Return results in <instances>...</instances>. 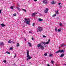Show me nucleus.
Masks as SVG:
<instances>
[{"label":"nucleus","mask_w":66,"mask_h":66,"mask_svg":"<svg viewBox=\"0 0 66 66\" xmlns=\"http://www.w3.org/2000/svg\"><path fill=\"white\" fill-rule=\"evenodd\" d=\"M42 31H43V28L42 27L40 26L38 27L37 29V32H42Z\"/></svg>","instance_id":"nucleus-1"},{"label":"nucleus","mask_w":66,"mask_h":66,"mask_svg":"<svg viewBox=\"0 0 66 66\" xmlns=\"http://www.w3.org/2000/svg\"><path fill=\"white\" fill-rule=\"evenodd\" d=\"M29 52L28 51H27V57H28V58L27 59V61L29 60H30L32 58L30 56V55H29Z\"/></svg>","instance_id":"nucleus-2"},{"label":"nucleus","mask_w":66,"mask_h":66,"mask_svg":"<svg viewBox=\"0 0 66 66\" xmlns=\"http://www.w3.org/2000/svg\"><path fill=\"white\" fill-rule=\"evenodd\" d=\"M37 46L38 48H39V47H41V48L42 49H44V47L42 45H41V44H37Z\"/></svg>","instance_id":"nucleus-3"},{"label":"nucleus","mask_w":66,"mask_h":66,"mask_svg":"<svg viewBox=\"0 0 66 66\" xmlns=\"http://www.w3.org/2000/svg\"><path fill=\"white\" fill-rule=\"evenodd\" d=\"M29 19L28 18H26L25 20V22L27 23V24H29V22L30 21H29Z\"/></svg>","instance_id":"nucleus-4"},{"label":"nucleus","mask_w":66,"mask_h":66,"mask_svg":"<svg viewBox=\"0 0 66 66\" xmlns=\"http://www.w3.org/2000/svg\"><path fill=\"white\" fill-rule=\"evenodd\" d=\"M43 3L46 4L48 3V1L47 0H44L43 1Z\"/></svg>","instance_id":"nucleus-5"},{"label":"nucleus","mask_w":66,"mask_h":66,"mask_svg":"<svg viewBox=\"0 0 66 66\" xmlns=\"http://www.w3.org/2000/svg\"><path fill=\"white\" fill-rule=\"evenodd\" d=\"M37 14V12H34V13H32L31 14L32 16L33 17H35V15Z\"/></svg>","instance_id":"nucleus-6"},{"label":"nucleus","mask_w":66,"mask_h":66,"mask_svg":"<svg viewBox=\"0 0 66 66\" xmlns=\"http://www.w3.org/2000/svg\"><path fill=\"white\" fill-rule=\"evenodd\" d=\"M56 3V2L55 1H52L51 2V3L52 4H55Z\"/></svg>","instance_id":"nucleus-7"},{"label":"nucleus","mask_w":66,"mask_h":66,"mask_svg":"<svg viewBox=\"0 0 66 66\" xmlns=\"http://www.w3.org/2000/svg\"><path fill=\"white\" fill-rule=\"evenodd\" d=\"M48 8H47L45 10V13H47V12H48Z\"/></svg>","instance_id":"nucleus-8"},{"label":"nucleus","mask_w":66,"mask_h":66,"mask_svg":"<svg viewBox=\"0 0 66 66\" xmlns=\"http://www.w3.org/2000/svg\"><path fill=\"white\" fill-rule=\"evenodd\" d=\"M38 20L39 21H44V20L43 19H42L40 18L38 19Z\"/></svg>","instance_id":"nucleus-9"},{"label":"nucleus","mask_w":66,"mask_h":66,"mask_svg":"<svg viewBox=\"0 0 66 66\" xmlns=\"http://www.w3.org/2000/svg\"><path fill=\"white\" fill-rule=\"evenodd\" d=\"M1 27H5V25H4V24L3 23H2L1 24Z\"/></svg>","instance_id":"nucleus-10"},{"label":"nucleus","mask_w":66,"mask_h":66,"mask_svg":"<svg viewBox=\"0 0 66 66\" xmlns=\"http://www.w3.org/2000/svg\"><path fill=\"white\" fill-rule=\"evenodd\" d=\"M64 56V54L63 53L60 56V57H62L63 56Z\"/></svg>","instance_id":"nucleus-11"},{"label":"nucleus","mask_w":66,"mask_h":66,"mask_svg":"<svg viewBox=\"0 0 66 66\" xmlns=\"http://www.w3.org/2000/svg\"><path fill=\"white\" fill-rule=\"evenodd\" d=\"M55 31L56 32H57L58 30L57 27H55Z\"/></svg>","instance_id":"nucleus-12"},{"label":"nucleus","mask_w":66,"mask_h":66,"mask_svg":"<svg viewBox=\"0 0 66 66\" xmlns=\"http://www.w3.org/2000/svg\"><path fill=\"white\" fill-rule=\"evenodd\" d=\"M16 8H17V9H18V10L19 11H21V9H20L19 7H16Z\"/></svg>","instance_id":"nucleus-13"},{"label":"nucleus","mask_w":66,"mask_h":66,"mask_svg":"<svg viewBox=\"0 0 66 66\" xmlns=\"http://www.w3.org/2000/svg\"><path fill=\"white\" fill-rule=\"evenodd\" d=\"M62 31V29L61 28H59L58 30V31L59 32H61Z\"/></svg>","instance_id":"nucleus-14"},{"label":"nucleus","mask_w":66,"mask_h":66,"mask_svg":"<svg viewBox=\"0 0 66 66\" xmlns=\"http://www.w3.org/2000/svg\"><path fill=\"white\" fill-rule=\"evenodd\" d=\"M50 40H49L46 43V44L47 45V44H48L50 43Z\"/></svg>","instance_id":"nucleus-15"},{"label":"nucleus","mask_w":66,"mask_h":66,"mask_svg":"<svg viewBox=\"0 0 66 66\" xmlns=\"http://www.w3.org/2000/svg\"><path fill=\"white\" fill-rule=\"evenodd\" d=\"M28 44L29 46L31 47V44L29 42H28Z\"/></svg>","instance_id":"nucleus-16"},{"label":"nucleus","mask_w":66,"mask_h":66,"mask_svg":"<svg viewBox=\"0 0 66 66\" xmlns=\"http://www.w3.org/2000/svg\"><path fill=\"white\" fill-rule=\"evenodd\" d=\"M6 53H7L8 54H10V52H8L7 51L6 52Z\"/></svg>","instance_id":"nucleus-17"},{"label":"nucleus","mask_w":66,"mask_h":66,"mask_svg":"<svg viewBox=\"0 0 66 66\" xmlns=\"http://www.w3.org/2000/svg\"><path fill=\"white\" fill-rule=\"evenodd\" d=\"M59 24L60 26H62L63 25V23H59Z\"/></svg>","instance_id":"nucleus-18"},{"label":"nucleus","mask_w":66,"mask_h":66,"mask_svg":"<svg viewBox=\"0 0 66 66\" xmlns=\"http://www.w3.org/2000/svg\"><path fill=\"white\" fill-rule=\"evenodd\" d=\"M13 49V47H11L9 49V50H12Z\"/></svg>","instance_id":"nucleus-19"},{"label":"nucleus","mask_w":66,"mask_h":66,"mask_svg":"<svg viewBox=\"0 0 66 66\" xmlns=\"http://www.w3.org/2000/svg\"><path fill=\"white\" fill-rule=\"evenodd\" d=\"M56 14H59V10H57V11L55 12Z\"/></svg>","instance_id":"nucleus-20"},{"label":"nucleus","mask_w":66,"mask_h":66,"mask_svg":"<svg viewBox=\"0 0 66 66\" xmlns=\"http://www.w3.org/2000/svg\"><path fill=\"white\" fill-rule=\"evenodd\" d=\"M4 43H3V42H2L1 43H0V46H2V45H3Z\"/></svg>","instance_id":"nucleus-21"},{"label":"nucleus","mask_w":66,"mask_h":66,"mask_svg":"<svg viewBox=\"0 0 66 66\" xmlns=\"http://www.w3.org/2000/svg\"><path fill=\"white\" fill-rule=\"evenodd\" d=\"M42 44H44V45L45 46H46V42H42Z\"/></svg>","instance_id":"nucleus-22"},{"label":"nucleus","mask_w":66,"mask_h":66,"mask_svg":"<svg viewBox=\"0 0 66 66\" xmlns=\"http://www.w3.org/2000/svg\"><path fill=\"white\" fill-rule=\"evenodd\" d=\"M12 42V41L11 40H10L9 41H8L9 43H11Z\"/></svg>","instance_id":"nucleus-23"},{"label":"nucleus","mask_w":66,"mask_h":66,"mask_svg":"<svg viewBox=\"0 0 66 66\" xmlns=\"http://www.w3.org/2000/svg\"><path fill=\"white\" fill-rule=\"evenodd\" d=\"M60 52V50H59L58 51L56 52V53H59Z\"/></svg>","instance_id":"nucleus-24"},{"label":"nucleus","mask_w":66,"mask_h":66,"mask_svg":"<svg viewBox=\"0 0 66 66\" xmlns=\"http://www.w3.org/2000/svg\"><path fill=\"white\" fill-rule=\"evenodd\" d=\"M19 43H17L16 44V46H17V47H19Z\"/></svg>","instance_id":"nucleus-25"},{"label":"nucleus","mask_w":66,"mask_h":66,"mask_svg":"<svg viewBox=\"0 0 66 66\" xmlns=\"http://www.w3.org/2000/svg\"><path fill=\"white\" fill-rule=\"evenodd\" d=\"M13 16H16V14L14 13L13 15Z\"/></svg>","instance_id":"nucleus-26"},{"label":"nucleus","mask_w":66,"mask_h":66,"mask_svg":"<svg viewBox=\"0 0 66 66\" xmlns=\"http://www.w3.org/2000/svg\"><path fill=\"white\" fill-rule=\"evenodd\" d=\"M65 44L63 43V44H62L61 45V47H62L63 46V45H64Z\"/></svg>","instance_id":"nucleus-27"},{"label":"nucleus","mask_w":66,"mask_h":66,"mask_svg":"<svg viewBox=\"0 0 66 66\" xmlns=\"http://www.w3.org/2000/svg\"><path fill=\"white\" fill-rule=\"evenodd\" d=\"M64 51V50H60V52L61 53H62V52H63Z\"/></svg>","instance_id":"nucleus-28"},{"label":"nucleus","mask_w":66,"mask_h":66,"mask_svg":"<svg viewBox=\"0 0 66 66\" xmlns=\"http://www.w3.org/2000/svg\"><path fill=\"white\" fill-rule=\"evenodd\" d=\"M13 6H11V7H10L11 9H14V8L13 7Z\"/></svg>","instance_id":"nucleus-29"},{"label":"nucleus","mask_w":66,"mask_h":66,"mask_svg":"<svg viewBox=\"0 0 66 66\" xmlns=\"http://www.w3.org/2000/svg\"><path fill=\"white\" fill-rule=\"evenodd\" d=\"M50 57H52V54H50Z\"/></svg>","instance_id":"nucleus-30"},{"label":"nucleus","mask_w":66,"mask_h":66,"mask_svg":"<svg viewBox=\"0 0 66 66\" xmlns=\"http://www.w3.org/2000/svg\"><path fill=\"white\" fill-rule=\"evenodd\" d=\"M56 14L54 15H53L52 17H55V16H56Z\"/></svg>","instance_id":"nucleus-31"},{"label":"nucleus","mask_w":66,"mask_h":66,"mask_svg":"<svg viewBox=\"0 0 66 66\" xmlns=\"http://www.w3.org/2000/svg\"><path fill=\"white\" fill-rule=\"evenodd\" d=\"M22 10H23V11H25V12H27V11H26V10H25L24 9H22Z\"/></svg>","instance_id":"nucleus-32"},{"label":"nucleus","mask_w":66,"mask_h":66,"mask_svg":"<svg viewBox=\"0 0 66 66\" xmlns=\"http://www.w3.org/2000/svg\"><path fill=\"white\" fill-rule=\"evenodd\" d=\"M44 55H45V56H47V54H46V53H45L44 54Z\"/></svg>","instance_id":"nucleus-33"},{"label":"nucleus","mask_w":66,"mask_h":66,"mask_svg":"<svg viewBox=\"0 0 66 66\" xmlns=\"http://www.w3.org/2000/svg\"><path fill=\"white\" fill-rule=\"evenodd\" d=\"M31 39L32 40H34V38H33V37H32V38Z\"/></svg>","instance_id":"nucleus-34"},{"label":"nucleus","mask_w":66,"mask_h":66,"mask_svg":"<svg viewBox=\"0 0 66 66\" xmlns=\"http://www.w3.org/2000/svg\"><path fill=\"white\" fill-rule=\"evenodd\" d=\"M3 62L5 63H6V61L4 60L3 61Z\"/></svg>","instance_id":"nucleus-35"},{"label":"nucleus","mask_w":66,"mask_h":66,"mask_svg":"<svg viewBox=\"0 0 66 66\" xmlns=\"http://www.w3.org/2000/svg\"><path fill=\"white\" fill-rule=\"evenodd\" d=\"M54 63V62H53V61H51V63H52V64H53Z\"/></svg>","instance_id":"nucleus-36"},{"label":"nucleus","mask_w":66,"mask_h":66,"mask_svg":"<svg viewBox=\"0 0 66 66\" xmlns=\"http://www.w3.org/2000/svg\"><path fill=\"white\" fill-rule=\"evenodd\" d=\"M35 25V23H33L32 26H34Z\"/></svg>","instance_id":"nucleus-37"},{"label":"nucleus","mask_w":66,"mask_h":66,"mask_svg":"<svg viewBox=\"0 0 66 66\" xmlns=\"http://www.w3.org/2000/svg\"><path fill=\"white\" fill-rule=\"evenodd\" d=\"M43 36V37H46V36L45 35H44Z\"/></svg>","instance_id":"nucleus-38"},{"label":"nucleus","mask_w":66,"mask_h":66,"mask_svg":"<svg viewBox=\"0 0 66 66\" xmlns=\"http://www.w3.org/2000/svg\"><path fill=\"white\" fill-rule=\"evenodd\" d=\"M60 4H61V3H58V4H59V5H60Z\"/></svg>","instance_id":"nucleus-39"},{"label":"nucleus","mask_w":66,"mask_h":66,"mask_svg":"<svg viewBox=\"0 0 66 66\" xmlns=\"http://www.w3.org/2000/svg\"><path fill=\"white\" fill-rule=\"evenodd\" d=\"M39 16H43V14H40V15H39Z\"/></svg>","instance_id":"nucleus-40"},{"label":"nucleus","mask_w":66,"mask_h":66,"mask_svg":"<svg viewBox=\"0 0 66 66\" xmlns=\"http://www.w3.org/2000/svg\"><path fill=\"white\" fill-rule=\"evenodd\" d=\"M60 9H61V8H62V6H60Z\"/></svg>","instance_id":"nucleus-41"},{"label":"nucleus","mask_w":66,"mask_h":66,"mask_svg":"<svg viewBox=\"0 0 66 66\" xmlns=\"http://www.w3.org/2000/svg\"><path fill=\"white\" fill-rule=\"evenodd\" d=\"M29 33H30L32 34V31H29Z\"/></svg>","instance_id":"nucleus-42"},{"label":"nucleus","mask_w":66,"mask_h":66,"mask_svg":"<svg viewBox=\"0 0 66 66\" xmlns=\"http://www.w3.org/2000/svg\"><path fill=\"white\" fill-rule=\"evenodd\" d=\"M0 13L1 14V10H0Z\"/></svg>","instance_id":"nucleus-43"},{"label":"nucleus","mask_w":66,"mask_h":66,"mask_svg":"<svg viewBox=\"0 0 66 66\" xmlns=\"http://www.w3.org/2000/svg\"><path fill=\"white\" fill-rule=\"evenodd\" d=\"M34 1H35V2H36V1H37V0H34Z\"/></svg>","instance_id":"nucleus-44"},{"label":"nucleus","mask_w":66,"mask_h":66,"mask_svg":"<svg viewBox=\"0 0 66 66\" xmlns=\"http://www.w3.org/2000/svg\"><path fill=\"white\" fill-rule=\"evenodd\" d=\"M16 56V55H15V56H14V57H15Z\"/></svg>","instance_id":"nucleus-45"},{"label":"nucleus","mask_w":66,"mask_h":66,"mask_svg":"<svg viewBox=\"0 0 66 66\" xmlns=\"http://www.w3.org/2000/svg\"><path fill=\"white\" fill-rule=\"evenodd\" d=\"M56 66H59V64H56Z\"/></svg>","instance_id":"nucleus-46"},{"label":"nucleus","mask_w":66,"mask_h":66,"mask_svg":"<svg viewBox=\"0 0 66 66\" xmlns=\"http://www.w3.org/2000/svg\"><path fill=\"white\" fill-rule=\"evenodd\" d=\"M47 66H50V65H49V64H47Z\"/></svg>","instance_id":"nucleus-47"},{"label":"nucleus","mask_w":66,"mask_h":66,"mask_svg":"<svg viewBox=\"0 0 66 66\" xmlns=\"http://www.w3.org/2000/svg\"><path fill=\"white\" fill-rule=\"evenodd\" d=\"M20 66H25L24 65H21Z\"/></svg>","instance_id":"nucleus-48"},{"label":"nucleus","mask_w":66,"mask_h":66,"mask_svg":"<svg viewBox=\"0 0 66 66\" xmlns=\"http://www.w3.org/2000/svg\"><path fill=\"white\" fill-rule=\"evenodd\" d=\"M24 40L26 41V39H24Z\"/></svg>","instance_id":"nucleus-49"},{"label":"nucleus","mask_w":66,"mask_h":66,"mask_svg":"<svg viewBox=\"0 0 66 66\" xmlns=\"http://www.w3.org/2000/svg\"><path fill=\"white\" fill-rule=\"evenodd\" d=\"M64 45V46H65V44L64 45Z\"/></svg>","instance_id":"nucleus-50"},{"label":"nucleus","mask_w":66,"mask_h":66,"mask_svg":"<svg viewBox=\"0 0 66 66\" xmlns=\"http://www.w3.org/2000/svg\"><path fill=\"white\" fill-rule=\"evenodd\" d=\"M64 65H65L66 66V64H64Z\"/></svg>","instance_id":"nucleus-51"},{"label":"nucleus","mask_w":66,"mask_h":66,"mask_svg":"<svg viewBox=\"0 0 66 66\" xmlns=\"http://www.w3.org/2000/svg\"><path fill=\"white\" fill-rule=\"evenodd\" d=\"M15 43L14 42H13V43Z\"/></svg>","instance_id":"nucleus-52"}]
</instances>
